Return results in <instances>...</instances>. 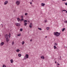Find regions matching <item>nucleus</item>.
I'll return each mask as SVG.
<instances>
[{"mask_svg":"<svg viewBox=\"0 0 67 67\" xmlns=\"http://www.w3.org/2000/svg\"><path fill=\"white\" fill-rule=\"evenodd\" d=\"M54 35H55L56 36H58L60 34V33H58V32H54Z\"/></svg>","mask_w":67,"mask_h":67,"instance_id":"f257e3e1","label":"nucleus"},{"mask_svg":"<svg viewBox=\"0 0 67 67\" xmlns=\"http://www.w3.org/2000/svg\"><path fill=\"white\" fill-rule=\"evenodd\" d=\"M29 54H26L25 55V56L24 57V58L23 60L24 59H27V58H29Z\"/></svg>","mask_w":67,"mask_h":67,"instance_id":"f03ea898","label":"nucleus"},{"mask_svg":"<svg viewBox=\"0 0 67 67\" xmlns=\"http://www.w3.org/2000/svg\"><path fill=\"white\" fill-rule=\"evenodd\" d=\"M15 25L18 26H20V24L19 23H16Z\"/></svg>","mask_w":67,"mask_h":67,"instance_id":"7ed1b4c3","label":"nucleus"},{"mask_svg":"<svg viewBox=\"0 0 67 67\" xmlns=\"http://www.w3.org/2000/svg\"><path fill=\"white\" fill-rule=\"evenodd\" d=\"M16 3L17 4V5H19L20 4V2L19 1H17L16 2Z\"/></svg>","mask_w":67,"mask_h":67,"instance_id":"20e7f679","label":"nucleus"},{"mask_svg":"<svg viewBox=\"0 0 67 67\" xmlns=\"http://www.w3.org/2000/svg\"><path fill=\"white\" fill-rule=\"evenodd\" d=\"M8 1H5L4 2V5H6V4H7L8 3Z\"/></svg>","mask_w":67,"mask_h":67,"instance_id":"39448f33","label":"nucleus"},{"mask_svg":"<svg viewBox=\"0 0 67 67\" xmlns=\"http://www.w3.org/2000/svg\"><path fill=\"white\" fill-rule=\"evenodd\" d=\"M4 42H2L0 44V45L1 46H2V45H4Z\"/></svg>","mask_w":67,"mask_h":67,"instance_id":"423d86ee","label":"nucleus"},{"mask_svg":"<svg viewBox=\"0 0 67 67\" xmlns=\"http://www.w3.org/2000/svg\"><path fill=\"white\" fill-rule=\"evenodd\" d=\"M41 58H42V59H45V58L43 56H41Z\"/></svg>","mask_w":67,"mask_h":67,"instance_id":"0eeeda50","label":"nucleus"},{"mask_svg":"<svg viewBox=\"0 0 67 67\" xmlns=\"http://www.w3.org/2000/svg\"><path fill=\"white\" fill-rule=\"evenodd\" d=\"M17 20L18 22H20V21H21V19H20L19 18H17Z\"/></svg>","mask_w":67,"mask_h":67,"instance_id":"6e6552de","label":"nucleus"},{"mask_svg":"<svg viewBox=\"0 0 67 67\" xmlns=\"http://www.w3.org/2000/svg\"><path fill=\"white\" fill-rule=\"evenodd\" d=\"M32 23H31L29 26L30 28H31L32 27Z\"/></svg>","mask_w":67,"mask_h":67,"instance_id":"1a4fd4ad","label":"nucleus"},{"mask_svg":"<svg viewBox=\"0 0 67 67\" xmlns=\"http://www.w3.org/2000/svg\"><path fill=\"white\" fill-rule=\"evenodd\" d=\"M20 51V50H19V49H18L16 50V52H17V53H19Z\"/></svg>","mask_w":67,"mask_h":67,"instance_id":"9d476101","label":"nucleus"},{"mask_svg":"<svg viewBox=\"0 0 67 67\" xmlns=\"http://www.w3.org/2000/svg\"><path fill=\"white\" fill-rule=\"evenodd\" d=\"M21 35V33L17 34V36H20Z\"/></svg>","mask_w":67,"mask_h":67,"instance_id":"9b49d317","label":"nucleus"},{"mask_svg":"<svg viewBox=\"0 0 67 67\" xmlns=\"http://www.w3.org/2000/svg\"><path fill=\"white\" fill-rule=\"evenodd\" d=\"M9 39L8 38L6 39V42H7V43L8 42H9Z\"/></svg>","mask_w":67,"mask_h":67,"instance_id":"f8f14e48","label":"nucleus"},{"mask_svg":"<svg viewBox=\"0 0 67 67\" xmlns=\"http://www.w3.org/2000/svg\"><path fill=\"white\" fill-rule=\"evenodd\" d=\"M41 5L42 7H44V5H45V4L42 3L41 4Z\"/></svg>","mask_w":67,"mask_h":67,"instance_id":"ddd939ff","label":"nucleus"},{"mask_svg":"<svg viewBox=\"0 0 67 67\" xmlns=\"http://www.w3.org/2000/svg\"><path fill=\"white\" fill-rule=\"evenodd\" d=\"M10 62L12 63H13V59H12L11 60Z\"/></svg>","mask_w":67,"mask_h":67,"instance_id":"4468645a","label":"nucleus"},{"mask_svg":"<svg viewBox=\"0 0 67 67\" xmlns=\"http://www.w3.org/2000/svg\"><path fill=\"white\" fill-rule=\"evenodd\" d=\"M5 38H6V39L8 38V35H6L5 36Z\"/></svg>","mask_w":67,"mask_h":67,"instance_id":"2eb2a0df","label":"nucleus"},{"mask_svg":"<svg viewBox=\"0 0 67 67\" xmlns=\"http://www.w3.org/2000/svg\"><path fill=\"white\" fill-rule=\"evenodd\" d=\"M18 55L19 57H21V54H19Z\"/></svg>","mask_w":67,"mask_h":67,"instance_id":"dca6fc26","label":"nucleus"},{"mask_svg":"<svg viewBox=\"0 0 67 67\" xmlns=\"http://www.w3.org/2000/svg\"><path fill=\"white\" fill-rule=\"evenodd\" d=\"M38 30H40V31H41V30H42V29L38 27Z\"/></svg>","mask_w":67,"mask_h":67,"instance_id":"f3484780","label":"nucleus"},{"mask_svg":"<svg viewBox=\"0 0 67 67\" xmlns=\"http://www.w3.org/2000/svg\"><path fill=\"white\" fill-rule=\"evenodd\" d=\"M54 49H56V48H57V47H56V46H54Z\"/></svg>","mask_w":67,"mask_h":67,"instance_id":"a211bd4d","label":"nucleus"},{"mask_svg":"<svg viewBox=\"0 0 67 67\" xmlns=\"http://www.w3.org/2000/svg\"><path fill=\"white\" fill-rule=\"evenodd\" d=\"M65 28H64L63 29V30H62V31L63 32H64V31H65Z\"/></svg>","mask_w":67,"mask_h":67,"instance_id":"6ab92c4d","label":"nucleus"},{"mask_svg":"<svg viewBox=\"0 0 67 67\" xmlns=\"http://www.w3.org/2000/svg\"><path fill=\"white\" fill-rule=\"evenodd\" d=\"M27 25V23H25L24 24V25L25 26H26Z\"/></svg>","mask_w":67,"mask_h":67,"instance_id":"aec40b11","label":"nucleus"},{"mask_svg":"<svg viewBox=\"0 0 67 67\" xmlns=\"http://www.w3.org/2000/svg\"><path fill=\"white\" fill-rule=\"evenodd\" d=\"M22 45H23L24 44V41H23L22 42Z\"/></svg>","mask_w":67,"mask_h":67,"instance_id":"412c9836","label":"nucleus"},{"mask_svg":"<svg viewBox=\"0 0 67 67\" xmlns=\"http://www.w3.org/2000/svg\"><path fill=\"white\" fill-rule=\"evenodd\" d=\"M64 23H67V20L64 21Z\"/></svg>","mask_w":67,"mask_h":67,"instance_id":"4be33fe9","label":"nucleus"},{"mask_svg":"<svg viewBox=\"0 0 67 67\" xmlns=\"http://www.w3.org/2000/svg\"><path fill=\"white\" fill-rule=\"evenodd\" d=\"M49 27H47V30H49Z\"/></svg>","mask_w":67,"mask_h":67,"instance_id":"5701e85b","label":"nucleus"},{"mask_svg":"<svg viewBox=\"0 0 67 67\" xmlns=\"http://www.w3.org/2000/svg\"><path fill=\"white\" fill-rule=\"evenodd\" d=\"M22 31H23V29H20V31H21V32H22Z\"/></svg>","mask_w":67,"mask_h":67,"instance_id":"b1692460","label":"nucleus"},{"mask_svg":"<svg viewBox=\"0 0 67 67\" xmlns=\"http://www.w3.org/2000/svg\"><path fill=\"white\" fill-rule=\"evenodd\" d=\"M3 67H6V66H5V65H3Z\"/></svg>","mask_w":67,"mask_h":67,"instance_id":"393cba45","label":"nucleus"},{"mask_svg":"<svg viewBox=\"0 0 67 67\" xmlns=\"http://www.w3.org/2000/svg\"><path fill=\"white\" fill-rule=\"evenodd\" d=\"M9 34L10 35H8V36H9V38H10L11 37V36H10V34Z\"/></svg>","mask_w":67,"mask_h":67,"instance_id":"a878e982","label":"nucleus"},{"mask_svg":"<svg viewBox=\"0 0 67 67\" xmlns=\"http://www.w3.org/2000/svg\"><path fill=\"white\" fill-rule=\"evenodd\" d=\"M55 45V46H57V43H54Z\"/></svg>","mask_w":67,"mask_h":67,"instance_id":"bb28decb","label":"nucleus"},{"mask_svg":"<svg viewBox=\"0 0 67 67\" xmlns=\"http://www.w3.org/2000/svg\"><path fill=\"white\" fill-rule=\"evenodd\" d=\"M27 22V20H25L24 21V23H26Z\"/></svg>","mask_w":67,"mask_h":67,"instance_id":"cd10ccee","label":"nucleus"},{"mask_svg":"<svg viewBox=\"0 0 67 67\" xmlns=\"http://www.w3.org/2000/svg\"><path fill=\"white\" fill-rule=\"evenodd\" d=\"M27 14H28L27 13H25V15H27Z\"/></svg>","mask_w":67,"mask_h":67,"instance_id":"c85d7f7f","label":"nucleus"},{"mask_svg":"<svg viewBox=\"0 0 67 67\" xmlns=\"http://www.w3.org/2000/svg\"><path fill=\"white\" fill-rule=\"evenodd\" d=\"M62 11H65H65H66V10H65L64 9V10H62Z\"/></svg>","mask_w":67,"mask_h":67,"instance_id":"c756f323","label":"nucleus"},{"mask_svg":"<svg viewBox=\"0 0 67 67\" xmlns=\"http://www.w3.org/2000/svg\"><path fill=\"white\" fill-rule=\"evenodd\" d=\"M12 45H13L14 44V42H13L12 43Z\"/></svg>","mask_w":67,"mask_h":67,"instance_id":"7c9ffc66","label":"nucleus"},{"mask_svg":"<svg viewBox=\"0 0 67 67\" xmlns=\"http://www.w3.org/2000/svg\"><path fill=\"white\" fill-rule=\"evenodd\" d=\"M65 5H67V3H65Z\"/></svg>","mask_w":67,"mask_h":67,"instance_id":"2f4dec72","label":"nucleus"},{"mask_svg":"<svg viewBox=\"0 0 67 67\" xmlns=\"http://www.w3.org/2000/svg\"><path fill=\"white\" fill-rule=\"evenodd\" d=\"M23 20V19H21V21H22Z\"/></svg>","mask_w":67,"mask_h":67,"instance_id":"473e14b6","label":"nucleus"},{"mask_svg":"<svg viewBox=\"0 0 67 67\" xmlns=\"http://www.w3.org/2000/svg\"><path fill=\"white\" fill-rule=\"evenodd\" d=\"M45 22H47V20H45Z\"/></svg>","mask_w":67,"mask_h":67,"instance_id":"72a5a7b5","label":"nucleus"},{"mask_svg":"<svg viewBox=\"0 0 67 67\" xmlns=\"http://www.w3.org/2000/svg\"><path fill=\"white\" fill-rule=\"evenodd\" d=\"M30 42H32V40H30Z\"/></svg>","mask_w":67,"mask_h":67,"instance_id":"f704fd0d","label":"nucleus"},{"mask_svg":"<svg viewBox=\"0 0 67 67\" xmlns=\"http://www.w3.org/2000/svg\"><path fill=\"white\" fill-rule=\"evenodd\" d=\"M66 0H62L63 1H66Z\"/></svg>","mask_w":67,"mask_h":67,"instance_id":"c9c22d12","label":"nucleus"},{"mask_svg":"<svg viewBox=\"0 0 67 67\" xmlns=\"http://www.w3.org/2000/svg\"><path fill=\"white\" fill-rule=\"evenodd\" d=\"M21 17L22 18H23V16H21Z\"/></svg>","mask_w":67,"mask_h":67,"instance_id":"e433bc0d","label":"nucleus"},{"mask_svg":"<svg viewBox=\"0 0 67 67\" xmlns=\"http://www.w3.org/2000/svg\"><path fill=\"white\" fill-rule=\"evenodd\" d=\"M47 36H46L45 37V38H47Z\"/></svg>","mask_w":67,"mask_h":67,"instance_id":"4c0bfd02","label":"nucleus"},{"mask_svg":"<svg viewBox=\"0 0 67 67\" xmlns=\"http://www.w3.org/2000/svg\"><path fill=\"white\" fill-rule=\"evenodd\" d=\"M60 65V64H58V65Z\"/></svg>","mask_w":67,"mask_h":67,"instance_id":"58836bf2","label":"nucleus"},{"mask_svg":"<svg viewBox=\"0 0 67 67\" xmlns=\"http://www.w3.org/2000/svg\"><path fill=\"white\" fill-rule=\"evenodd\" d=\"M65 13H67V11L66 10Z\"/></svg>","mask_w":67,"mask_h":67,"instance_id":"ea45409f","label":"nucleus"},{"mask_svg":"<svg viewBox=\"0 0 67 67\" xmlns=\"http://www.w3.org/2000/svg\"><path fill=\"white\" fill-rule=\"evenodd\" d=\"M31 4L32 3H30Z\"/></svg>","mask_w":67,"mask_h":67,"instance_id":"a19ab883","label":"nucleus"},{"mask_svg":"<svg viewBox=\"0 0 67 67\" xmlns=\"http://www.w3.org/2000/svg\"><path fill=\"white\" fill-rule=\"evenodd\" d=\"M55 63H56V62H55Z\"/></svg>","mask_w":67,"mask_h":67,"instance_id":"79ce46f5","label":"nucleus"},{"mask_svg":"<svg viewBox=\"0 0 67 67\" xmlns=\"http://www.w3.org/2000/svg\"><path fill=\"white\" fill-rule=\"evenodd\" d=\"M0 36H1V35H0Z\"/></svg>","mask_w":67,"mask_h":67,"instance_id":"37998d69","label":"nucleus"}]
</instances>
